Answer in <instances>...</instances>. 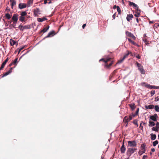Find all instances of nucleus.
Segmentation results:
<instances>
[{
	"label": "nucleus",
	"mask_w": 159,
	"mask_h": 159,
	"mask_svg": "<svg viewBox=\"0 0 159 159\" xmlns=\"http://www.w3.org/2000/svg\"><path fill=\"white\" fill-rule=\"evenodd\" d=\"M128 145L130 147H136L137 144L135 141H128Z\"/></svg>",
	"instance_id": "obj_4"
},
{
	"label": "nucleus",
	"mask_w": 159,
	"mask_h": 159,
	"mask_svg": "<svg viewBox=\"0 0 159 159\" xmlns=\"http://www.w3.org/2000/svg\"><path fill=\"white\" fill-rule=\"evenodd\" d=\"M143 125H145L146 124H145V123L143 122Z\"/></svg>",
	"instance_id": "obj_64"
},
{
	"label": "nucleus",
	"mask_w": 159,
	"mask_h": 159,
	"mask_svg": "<svg viewBox=\"0 0 159 159\" xmlns=\"http://www.w3.org/2000/svg\"><path fill=\"white\" fill-rule=\"evenodd\" d=\"M140 128L141 129H142L143 128V126L142 125L141 123L140 125Z\"/></svg>",
	"instance_id": "obj_51"
},
{
	"label": "nucleus",
	"mask_w": 159,
	"mask_h": 159,
	"mask_svg": "<svg viewBox=\"0 0 159 159\" xmlns=\"http://www.w3.org/2000/svg\"><path fill=\"white\" fill-rule=\"evenodd\" d=\"M116 7L117 8V7L116 5H115L114 6L113 8L114 9H115Z\"/></svg>",
	"instance_id": "obj_59"
},
{
	"label": "nucleus",
	"mask_w": 159,
	"mask_h": 159,
	"mask_svg": "<svg viewBox=\"0 0 159 159\" xmlns=\"http://www.w3.org/2000/svg\"><path fill=\"white\" fill-rule=\"evenodd\" d=\"M133 16L132 14H129L127 15L126 19L128 21H129L133 18Z\"/></svg>",
	"instance_id": "obj_16"
},
{
	"label": "nucleus",
	"mask_w": 159,
	"mask_h": 159,
	"mask_svg": "<svg viewBox=\"0 0 159 159\" xmlns=\"http://www.w3.org/2000/svg\"><path fill=\"white\" fill-rule=\"evenodd\" d=\"M147 88L150 89H152V85H150L148 84V86Z\"/></svg>",
	"instance_id": "obj_44"
},
{
	"label": "nucleus",
	"mask_w": 159,
	"mask_h": 159,
	"mask_svg": "<svg viewBox=\"0 0 159 159\" xmlns=\"http://www.w3.org/2000/svg\"><path fill=\"white\" fill-rule=\"evenodd\" d=\"M146 83L145 82H142L140 83V85L143 87H145Z\"/></svg>",
	"instance_id": "obj_39"
},
{
	"label": "nucleus",
	"mask_w": 159,
	"mask_h": 159,
	"mask_svg": "<svg viewBox=\"0 0 159 159\" xmlns=\"http://www.w3.org/2000/svg\"><path fill=\"white\" fill-rule=\"evenodd\" d=\"M134 124L136 125H137V126H138V124H137V123L136 122H135V121H134Z\"/></svg>",
	"instance_id": "obj_57"
},
{
	"label": "nucleus",
	"mask_w": 159,
	"mask_h": 159,
	"mask_svg": "<svg viewBox=\"0 0 159 159\" xmlns=\"http://www.w3.org/2000/svg\"><path fill=\"white\" fill-rule=\"evenodd\" d=\"M8 60V58L7 57L5 61L2 63L1 67L0 68V70H2L4 67V66L6 64Z\"/></svg>",
	"instance_id": "obj_13"
},
{
	"label": "nucleus",
	"mask_w": 159,
	"mask_h": 159,
	"mask_svg": "<svg viewBox=\"0 0 159 159\" xmlns=\"http://www.w3.org/2000/svg\"><path fill=\"white\" fill-rule=\"evenodd\" d=\"M27 15V12L24 11L22 12L20 14V16L19 17V20L20 21L22 22H25V16H26Z\"/></svg>",
	"instance_id": "obj_1"
},
{
	"label": "nucleus",
	"mask_w": 159,
	"mask_h": 159,
	"mask_svg": "<svg viewBox=\"0 0 159 159\" xmlns=\"http://www.w3.org/2000/svg\"><path fill=\"white\" fill-rule=\"evenodd\" d=\"M49 26H48L47 27L44 28L42 31V32H43L44 33L46 32L47 31V30H48L49 28Z\"/></svg>",
	"instance_id": "obj_28"
},
{
	"label": "nucleus",
	"mask_w": 159,
	"mask_h": 159,
	"mask_svg": "<svg viewBox=\"0 0 159 159\" xmlns=\"http://www.w3.org/2000/svg\"><path fill=\"white\" fill-rule=\"evenodd\" d=\"M141 148H142L141 149L143 150H145V146L144 145V144H142L141 146Z\"/></svg>",
	"instance_id": "obj_34"
},
{
	"label": "nucleus",
	"mask_w": 159,
	"mask_h": 159,
	"mask_svg": "<svg viewBox=\"0 0 159 159\" xmlns=\"http://www.w3.org/2000/svg\"><path fill=\"white\" fill-rule=\"evenodd\" d=\"M54 31H52L49 32L48 35L45 38H48L53 36V34L54 33Z\"/></svg>",
	"instance_id": "obj_17"
},
{
	"label": "nucleus",
	"mask_w": 159,
	"mask_h": 159,
	"mask_svg": "<svg viewBox=\"0 0 159 159\" xmlns=\"http://www.w3.org/2000/svg\"><path fill=\"white\" fill-rule=\"evenodd\" d=\"M129 5L130 6H133L134 7L135 9H138V6L135 3L133 2H131L130 1H129Z\"/></svg>",
	"instance_id": "obj_14"
},
{
	"label": "nucleus",
	"mask_w": 159,
	"mask_h": 159,
	"mask_svg": "<svg viewBox=\"0 0 159 159\" xmlns=\"http://www.w3.org/2000/svg\"><path fill=\"white\" fill-rule=\"evenodd\" d=\"M155 110L157 112L159 111V107L157 105H156L154 107Z\"/></svg>",
	"instance_id": "obj_29"
},
{
	"label": "nucleus",
	"mask_w": 159,
	"mask_h": 159,
	"mask_svg": "<svg viewBox=\"0 0 159 159\" xmlns=\"http://www.w3.org/2000/svg\"><path fill=\"white\" fill-rule=\"evenodd\" d=\"M117 11H118V13L119 14H120V13L121 10H120V8L118 6H117Z\"/></svg>",
	"instance_id": "obj_35"
},
{
	"label": "nucleus",
	"mask_w": 159,
	"mask_h": 159,
	"mask_svg": "<svg viewBox=\"0 0 159 159\" xmlns=\"http://www.w3.org/2000/svg\"><path fill=\"white\" fill-rule=\"evenodd\" d=\"M151 151L152 152H154L155 151V149L154 148H152L151 149Z\"/></svg>",
	"instance_id": "obj_55"
},
{
	"label": "nucleus",
	"mask_w": 159,
	"mask_h": 159,
	"mask_svg": "<svg viewBox=\"0 0 159 159\" xmlns=\"http://www.w3.org/2000/svg\"><path fill=\"white\" fill-rule=\"evenodd\" d=\"M112 64V62H111V63H110V64H109V65H106L107 67H109L111 66V65Z\"/></svg>",
	"instance_id": "obj_50"
},
{
	"label": "nucleus",
	"mask_w": 159,
	"mask_h": 159,
	"mask_svg": "<svg viewBox=\"0 0 159 159\" xmlns=\"http://www.w3.org/2000/svg\"><path fill=\"white\" fill-rule=\"evenodd\" d=\"M139 109H138L136 111V113H138V112H139Z\"/></svg>",
	"instance_id": "obj_60"
},
{
	"label": "nucleus",
	"mask_w": 159,
	"mask_h": 159,
	"mask_svg": "<svg viewBox=\"0 0 159 159\" xmlns=\"http://www.w3.org/2000/svg\"><path fill=\"white\" fill-rule=\"evenodd\" d=\"M136 57L137 58H138V59L140 58V56H139V55H137Z\"/></svg>",
	"instance_id": "obj_52"
},
{
	"label": "nucleus",
	"mask_w": 159,
	"mask_h": 159,
	"mask_svg": "<svg viewBox=\"0 0 159 159\" xmlns=\"http://www.w3.org/2000/svg\"><path fill=\"white\" fill-rule=\"evenodd\" d=\"M143 40L146 44H148V43L147 42V40L146 39H143Z\"/></svg>",
	"instance_id": "obj_46"
},
{
	"label": "nucleus",
	"mask_w": 159,
	"mask_h": 159,
	"mask_svg": "<svg viewBox=\"0 0 159 159\" xmlns=\"http://www.w3.org/2000/svg\"><path fill=\"white\" fill-rule=\"evenodd\" d=\"M6 10H8V11H9L10 10V9H8L7 8H7L6 9Z\"/></svg>",
	"instance_id": "obj_63"
},
{
	"label": "nucleus",
	"mask_w": 159,
	"mask_h": 159,
	"mask_svg": "<svg viewBox=\"0 0 159 159\" xmlns=\"http://www.w3.org/2000/svg\"><path fill=\"white\" fill-rule=\"evenodd\" d=\"M152 89H159V86H152Z\"/></svg>",
	"instance_id": "obj_40"
},
{
	"label": "nucleus",
	"mask_w": 159,
	"mask_h": 159,
	"mask_svg": "<svg viewBox=\"0 0 159 159\" xmlns=\"http://www.w3.org/2000/svg\"><path fill=\"white\" fill-rule=\"evenodd\" d=\"M30 28L28 26H24L23 29H29Z\"/></svg>",
	"instance_id": "obj_48"
},
{
	"label": "nucleus",
	"mask_w": 159,
	"mask_h": 159,
	"mask_svg": "<svg viewBox=\"0 0 159 159\" xmlns=\"http://www.w3.org/2000/svg\"><path fill=\"white\" fill-rule=\"evenodd\" d=\"M126 150V148L124 146V143H123L122 146L120 148V151L121 153H125Z\"/></svg>",
	"instance_id": "obj_12"
},
{
	"label": "nucleus",
	"mask_w": 159,
	"mask_h": 159,
	"mask_svg": "<svg viewBox=\"0 0 159 159\" xmlns=\"http://www.w3.org/2000/svg\"><path fill=\"white\" fill-rule=\"evenodd\" d=\"M151 136V139L152 140H154L155 139H156V134H150Z\"/></svg>",
	"instance_id": "obj_23"
},
{
	"label": "nucleus",
	"mask_w": 159,
	"mask_h": 159,
	"mask_svg": "<svg viewBox=\"0 0 159 159\" xmlns=\"http://www.w3.org/2000/svg\"><path fill=\"white\" fill-rule=\"evenodd\" d=\"M18 15H17L16 14H14L12 17V19L14 21L16 22L18 19Z\"/></svg>",
	"instance_id": "obj_15"
},
{
	"label": "nucleus",
	"mask_w": 159,
	"mask_h": 159,
	"mask_svg": "<svg viewBox=\"0 0 159 159\" xmlns=\"http://www.w3.org/2000/svg\"><path fill=\"white\" fill-rule=\"evenodd\" d=\"M133 117L132 116H126L124 119V121L126 123V126L127 125L129 121Z\"/></svg>",
	"instance_id": "obj_3"
},
{
	"label": "nucleus",
	"mask_w": 159,
	"mask_h": 159,
	"mask_svg": "<svg viewBox=\"0 0 159 159\" xmlns=\"http://www.w3.org/2000/svg\"><path fill=\"white\" fill-rule=\"evenodd\" d=\"M157 114H155L153 115L150 116V120H152L154 121H156L157 120Z\"/></svg>",
	"instance_id": "obj_8"
},
{
	"label": "nucleus",
	"mask_w": 159,
	"mask_h": 159,
	"mask_svg": "<svg viewBox=\"0 0 159 159\" xmlns=\"http://www.w3.org/2000/svg\"><path fill=\"white\" fill-rule=\"evenodd\" d=\"M110 60V58H109V57H108V58H107V59H103V58H102L101 59H100L99 61H103L106 63H107V62H108V61H109Z\"/></svg>",
	"instance_id": "obj_20"
},
{
	"label": "nucleus",
	"mask_w": 159,
	"mask_h": 159,
	"mask_svg": "<svg viewBox=\"0 0 159 159\" xmlns=\"http://www.w3.org/2000/svg\"><path fill=\"white\" fill-rule=\"evenodd\" d=\"M146 150H143L141 149L140 151H139L138 152L139 154L140 155H141L143 154V153H144L145 152Z\"/></svg>",
	"instance_id": "obj_26"
},
{
	"label": "nucleus",
	"mask_w": 159,
	"mask_h": 159,
	"mask_svg": "<svg viewBox=\"0 0 159 159\" xmlns=\"http://www.w3.org/2000/svg\"><path fill=\"white\" fill-rule=\"evenodd\" d=\"M47 19V18L43 17L42 18H38L37 19L38 21L39 22H42L43 21L46 20Z\"/></svg>",
	"instance_id": "obj_21"
},
{
	"label": "nucleus",
	"mask_w": 159,
	"mask_h": 159,
	"mask_svg": "<svg viewBox=\"0 0 159 159\" xmlns=\"http://www.w3.org/2000/svg\"><path fill=\"white\" fill-rule=\"evenodd\" d=\"M155 93V91L154 90H152L151 92V95L152 96Z\"/></svg>",
	"instance_id": "obj_38"
},
{
	"label": "nucleus",
	"mask_w": 159,
	"mask_h": 159,
	"mask_svg": "<svg viewBox=\"0 0 159 159\" xmlns=\"http://www.w3.org/2000/svg\"><path fill=\"white\" fill-rule=\"evenodd\" d=\"M129 106L132 110H134L135 108L134 104L133 103L130 104Z\"/></svg>",
	"instance_id": "obj_27"
},
{
	"label": "nucleus",
	"mask_w": 159,
	"mask_h": 159,
	"mask_svg": "<svg viewBox=\"0 0 159 159\" xmlns=\"http://www.w3.org/2000/svg\"><path fill=\"white\" fill-rule=\"evenodd\" d=\"M50 1L48 2V4H50L51 3V1Z\"/></svg>",
	"instance_id": "obj_62"
},
{
	"label": "nucleus",
	"mask_w": 159,
	"mask_h": 159,
	"mask_svg": "<svg viewBox=\"0 0 159 159\" xmlns=\"http://www.w3.org/2000/svg\"><path fill=\"white\" fill-rule=\"evenodd\" d=\"M158 143V142L157 140H156L153 142L152 145L154 146H155Z\"/></svg>",
	"instance_id": "obj_30"
},
{
	"label": "nucleus",
	"mask_w": 159,
	"mask_h": 159,
	"mask_svg": "<svg viewBox=\"0 0 159 159\" xmlns=\"http://www.w3.org/2000/svg\"><path fill=\"white\" fill-rule=\"evenodd\" d=\"M5 16L8 19H9L11 18V16L9 13L6 14Z\"/></svg>",
	"instance_id": "obj_31"
},
{
	"label": "nucleus",
	"mask_w": 159,
	"mask_h": 159,
	"mask_svg": "<svg viewBox=\"0 0 159 159\" xmlns=\"http://www.w3.org/2000/svg\"><path fill=\"white\" fill-rule=\"evenodd\" d=\"M149 126H150L151 127L155 125V123L151 121V120H149Z\"/></svg>",
	"instance_id": "obj_22"
},
{
	"label": "nucleus",
	"mask_w": 159,
	"mask_h": 159,
	"mask_svg": "<svg viewBox=\"0 0 159 159\" xmlns=\"http://www.w3.org/2000/svg\"><path fill=\"white\" fill-rule=\"evenodd\" d=\"M136 21L138 23L139 22V20L138 18H136Z\"/></svg>",
	"instance_id": "obj_61"
},
{
	"label": "nucleus",
	"mask_w": 159,
	"mask_h": 159,
	"mask_svg": "<svg viewBox=\"0 0 159 159\" xmlns=\"http://www.w3.org/2000/svg\"><path fill=\"white\" fill-rule=\"evenodd\" d=\"M136 9L135 11V13L134 14V16L137 17H139L140 15V11L139 10L138 7V9Z\"/></svg>",
	"instance_id": "obj_9"
},
{
	"label": "nucleus",
	"mask_w": 159,
	"mask_h": 159,
	"mask_svg": "<svg viewBox=\"0 0 159 159\" xmlns=\"http://www.w3.org/2000/svg\"><path fill=\"white\" fill-rule=\"evenodd\" d=\"M156 125L158 129H159V122H157L156 124Z\"/></svg>",
	"instance_id": "obj_47"
},
{
	"label": "nucleus",
	"mask_w": 159,
	"mask_h": 159,
	"mask_svg": "<svg viewBox=\"0 0 159 159\" xmlns=\"http://www.w3.org/2000/svg\"><path fill=\"white\" fill-rule=\"evenodd\" d=\"M137 65L138 67V70H139L141 73L143 74H145V72L143 66L138 62L137 63Z\"/></svg>",
	"instance_id": "obj_2"
},
{
	"label": "nucleus",
	"mask_w": 159,
	"mask_h": 159,
	"mask_svg": "<svg viewBox=\"0 0 159 159\" xmlns=\"http://www.w3.org/2000/svg\"><path fill=\"white\" fill-rule=\"evenodd\" d=\"M152 130L155 131H158V129L157 127H153L152 129Z\"/></svg>",
	"instance_id": "obj_32"
},
{
	"label": "nucleus",
	"mask_w": 159,
	"mask_h": 159,
	"mask_svg": "<svg viewBox=\"0 0 159 159\" xmlns=\"http://www.w3.org/2000/svg\"><path fill=\"white\" fill-rule=\"evenodd\" d=\"M26 6V4L24 3H20L19 5V7L21 9L25 8Z\"/></svg>",
	"instance_id": "obj_10"
},
{
	"label": "nucleus",
	"mask_w": 159,
	"mask_h": 159,
	"mask_svg": "<svg viewBox=\"0 0 159 159\" xmlns=\"http://www.w3.org/2000/svg\"><path fill=\"white\" fill-rule=\"evenodd\" d=\"M10 1L11 3V7L13 8V7L16 4V2L15 0H10Z\"/></svg>",
	"instance_id": "obj_19"
},
{
	"label": "nucleus",
	"mask_w": 159,
	"mask_h": 159,
	"mask_svg": "<svg viewBox=\"0 0 159 159\" xmlns=\"http://www.w3.org/2000/svg\"><path fill=\"white\" fill-rule=\"evenodd\" d=\"M86 26V24H84L83 25V26H82V28L83 29H84V27H85V26Z\"/></svg>",
	"instance_id": "obj_54"
},
{
	"label": "nucleus",
	"mask_w": 159,
	"mask_h": 159,
	"mask_svg": "<svg viewBox=\"0 0 159 159\" xmlns=\"http://www.w3.org/2000/svg\"><path fill=\"white\" fill-rule=\"evenodd\" d=\"M17 60H18V59L17 58H16L15 60H14V61L13 62V63L14 64H15L17 62Z\"/></svg>",
	"instance_id": "obj_45"
},
{
	"label": "nucleus",
	"mask_w": 159,
	"mask_h": 159,
	"mask_svg": "<svg viewBox=\"0 0 159 159\" xmlns=\"http://www.w3.org/2000/svg\"><path fill=\"white\" fill-rule=\"evenodd\" d=\"M18 27L20 30H24V29H23L24 26L21 25H20Z\"/></svg>",
	"instance_id": "obj_37"
},
{
	"label": "nucleus",
	"mask_w": 159,
	"mask_h": 159,
	"mask_svg": "<svg viewBox=\"0 0 159 159\" xmlns=\"http://www.w3.org/2000/svg\"><path fill=\"white\" fill-rule=\"evenodd\" d=\"M40 10L39 8H36L34 10V14L36 16L39 13Z\"/></svg>",
	"instance_id": "obj_18"
},
{
	"label": "nucleus",
	"mask_w": 159,
	"mask_h": 159,
	"mask_svg": "<svg viewBox=\"0 0 159 159\" xmlns=\"http://www.w3.org/2000/svg\"><path fill=\"white\" fill-rule=\"evenodd\" d=\"M116 14H114L113 15L112 17H113V18L114 19H115V17H116Z\"/></svg>",
	"instance_id": "obj_53"
},
{
	"label": "nucleus",
	"mask_w": 159,
	"mask_h": 159,
	"mask_svg": "<svg viewBox=\"0 0 159 159\" xmlns=\"http://www.w3.org/2000/svg\"><path fill=\"white\" fill-rule=\"evenodd\" d=\"M125 33L126 35L130 37H131L133 39H135V37L131 33L129 32L128 31H126L125 32Z\"/></svg>",
	"instance_id": "obj_6"
},
{
	"label": "nucleus",
	"mask_w": 159,
	"mask_h": 159,
	"mask_svg": "<svg viewBox=\"0 0 159 159\" xmlns=\"http://www.w3.org/2000/svg\"><path fill=\"white\" fill-rule=\"evenodd\" d=\"M128 39L129 42L133 44H134V45L136 44V43H135L133 41H132L130 39L128 38Z\"/></svg>",
	"instance_id": "obj_33"
},
{
	"label": "nucleus",
	"mask_w": 159,
	"mask_h": 159,
	"mask_svg": "<svg viewBox=\"0 0 159 159\" xmlns=\"http://www.w3.org/2000/svg\"><path fill=\"white\" fill-rule=\"evenodd\" d=\"M148 84H146L144 87H146L147 88L148 86Z\"/></svg>",
	"instance_id": "obj_58"
},
{
	"label": "nucleus",
	"mask_w": 159,
	"mask_h": 159,
	"mask_svg": "<svg viewBox=\"0 0 159 159\" xmlns=\"http://www.w3.org/2000/svg\"><path fill=\"white\" fill-rule=\"evenodd\" d=\"M10 43L11 45H13L15 44L16 42L14 41V40H12V41H11L10 42Z\"/></svg>",
	"instance_id": "obj_42"
},
{
	"label": "nucleus",
	"mask_w": 159,
	"mask_h": 159,
	"mask_svg": "<svg viewBox=\"0 0 159 159\" xmlns=\"http://www.w3.org/2000/svg\"><path fill=\"white\" fill-rule=\"evenodd\" d=\"M12 69V68H10V70H9L8 71L5 72L4 74H3V75L2 76V77H3L9 74L11 72Z\"/></svg>",
	"instance_id": "obj_11"
},
{
	"label": "nucleus",
	"mask_w": 159,
	"mask_h": 159,
	"mask_svg": "<svg viewBox=\"0 0 159 159\" xmlns=\"http://www.w3.org/2000/svg\"><path fill=\"white\" fill-rule=\"evenodd\" d=\"M154 107V106L153 105H150L148 106H146V108L147 109H152Z\"/></svg>",
	"instance_id": "obj_24"
},
{
	"label": "nucleus",
	"mask_w": 159,
	"mask_h": 159,
	"mask_svg": "<svg viewBox=\"0 0 159 159\" xmlns=\"http://www.w3.org/2000/svg\"><path fill=\"white\" fill-rule=\"evenodd\" d=\"M147 157V156H146V155H143V158H142V159H145Z\"/></svg>",
	"instance_id": "obj_49"
},
{
	"label": "nucleus",
	"mask_w": 159,
	"mask_h": 159,
	"mask_svg": "<svg viewBox=\"0 0 159 159\" xmlns=\"http://www.w3.org/2000/svg\"><path fill=\"white\" fill-rule=\"evenodd\" d=\"M24 48V47H21L19 48H18V53L19 54L20 52V51L23 49Z\"/></svg>",
	"instance_id": "obj_36"
},
{
	"label": "nucleus",
	"mask_w": 159,
	"mask_h": 159,
	"mask_svg": "<svg viewBox=\"0 0 159 159\" xmlns=\"http://www.w3.org/2000/svg\"><path fill=\"white\" fill-rule=\"evenodd\" d=\"M127 53L126 54H125L124 55L123 58L121 59L120 61H119L118 63H121L122 61H123V60L125 59L128 56V55L130 54H131L132 53L131 52H129L128 51H127Z\"/></svg>",
	"instance_id": "obj_5"
},
{
	"label": "nucleus",
	"mask_w": 159,
	"mask_h": 159,
	"mask_svg": "<svg viewBox=\"0 0 159 159\" xmlns=\"http://www.w3.org/2000/svg\"><path fill=\"white\" fill-rule=\"evenodd\" d=\"M137 149L136 148H128L127 152L129 153L130 155H131Z\"/></svg>",
	"instance_id": "obj_7"
},
{
	"label": "nucleus",
	"mask_w": 159,
	"mask_h": 159,
	"mask_svg": "<svg viewBox=\"0 0 159 159\" xmlns=\"http://www.w3.org/2000/svg\"><path fill=\"white\" fill-rule=\"evenodd\" d=\"M147 88L150 89H152V85H150L148 84V86Z\"/></svg>",
	"instance_id": "obj_43"
},
{
	"label": "nucleus",
	"mask_w": 159,
	"mask_h": 159,
	"mask_svg": "<svg viewBox=\"0 0 159 159\" xmlns=\"http://www.w3.org/2000/svg\"><path fill=\"white\" fill-rule=\"evenodd\" d=\"M33 3V1L32 0H29L28 1L27 6L28 7H30L31 6V4Z\"/></svg>",
	"instance_id": "obj_25"
},
{
	"label": "nucleus",
	"mask_w": 159,
	"mask_h": 159,
	"mask_svg": "<svg viewBox=\"0 0 159 159\" xmlns=\"http://www.w3.org/2000/svg\"><path fill=\"white\" fill-rule=\"evenodd\" d=\"M159 26V24L157 23H155L154 25V26L156 28L158 27Z\"/></svg>",
	"instance_id": "obj_41"
},
{
	"label": "nucleus",
	"mask_w": 159,
	"mask_h": 159,
	"mask_svg": "<svg viewBox=\"0 0 159 159\" xmlns=\"http://www.w3.org/2000/svg\"><path fill=\"white\" fill-rule=\"evenodd\" d=\"M47 0H44V3L45 4H46L47 3Z\"/></svg>",
	"instance_id": "obj_56"
}]
</instances>
